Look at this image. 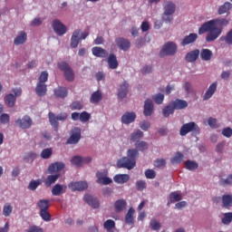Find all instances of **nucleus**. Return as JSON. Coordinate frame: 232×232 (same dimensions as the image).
I'll return each mask as SVG.
<instances>
[{
  "label": "nucleus",
  "instance_id": "obj_1",
  "mask_svg": "<svg viewBox=\"0 0 232 232\" xmlns=\"http://www.w3.org/2000/svg\"><path fill=\"white\" fill-rule=\"evenodd\" d=\"M208 34L206 36L207 43H212V41H217L222 34V28L217 27V21L210 20L208 22L204 23L198 29V34L202 35L203 34Z\"/></svg>",
  "mask_w": 232,
  "mask_h": 232
},
{
  "label": "nucleus",
  "instance_id": "obj_2",
  "mask_svg": "<svg viewBox=\"0 0 232 232\" xmlns=\"http://www.w3.org/2000/svg\"><path fill=\"white\" fill-rule=\"evenodd\" d=\"M139 150L137 149H130L127 151V157H122L117 161V166L129 170L133 169L137 166Z\"/></svg>",
  "mask_w": 232,
  "mask_h": 232
},
{
  "label": "nucleus",
  "instance_id": "obj_3",
  "mask_svg": "<svg viewBox=\"0 0 232 232\" xmlns=\"http://www.w3.org/2000/svg\"><path fill=\"white\" fill-rule=\"evenodd\" d=\"M37 206L39 208V215L44 220V222H50L52 220V215L48 212L50 209V200L48 199H40L37 202Z\"/></svg>",
  "mask_w": 232,
  "mask_h": 232
},
{
  "label": "nucleus",
  "instance_id": "obj_4",
  "mask_svg": "<svg viewBox=\"0 0 232 232\" xmlns=\"http://www.w3.org/2000/svg\"><path fill=\"white\" fill-rule=\"evenodd\" d=\"M57 66L61 72H63V75L68 82H73L75 81V72H73V69H72L68 63L60 62L57 63Z\"/></svg>",
  "mask_w": 232,
  "mask_h": 232
},
{
  "label": "nucleus",
  "instance_id": "obj_5",
  "mask_svg": "<svg viewBox=\"0 0 232 232\" xmlns=\"http://www.w3.org/2000/svg\"><path fill=\"white\" fill-rule=\"evenodd\" d=\"M191 131H194L196 135L200 134V127H198L194 121L183 124L179 130V135L181 137H186V135H188V133H191Z\"/></svg>",
  "mask_w": 232,
  "mask_h": 232
},
{
  "label": "nucleus",
  "instance_id": "obj_6",
  "mask_svg": "<svg viewBox=\"0 0 232 232\" xmlns=\"http://www.w3.org/2000/svg\"><path fill=\"white\" fill-rule=\"evenodd\" d=\"M12 92L14 94L9 93L5 95L4 98L5 106H7V108H14V106H15L17 97L21 96V93H23V91L20 88L12 89Z\"/></svg>",
  "mask_w": 232,
  "mask_h": 232
},
{
  "label": "nucleus",
  "instance_id": "obj_7",
  "mask_svg": "<svg viewBox=\"0 0 232 232\" xmlns=\"http://www.w3.org/2000/svg\"><path fill=\"white\" fill-rule=\"evenodd\" d=\"M176 5L173 2H168L164 6V14L162 19L165 23H170L173 21V14H175Z\"/></svg>",
  "mask_w": 232,
  "mask_h": 232
},
{
  "label": "nucleus",
  "instance_id": "obj_8",
  "mask_svg": "<svg viewBox=\"0 0 232 232\" xmlns=\"http://www.w3.org/2000/svg\"><path fill=\"white\" fill-rule=\"evenodd\" d=\"M177 44H175V42L166 43L160 52V57H166V55H175L177 53Z\"/></svg>",
  "mask_w": 232,
  "mask_h": 232
},
{
  "label": "nucleus",
  "instance_id": "obj_9",
  "mask_svg": "<svg viewBox=\"0 0 232 232\" xmlns=\"http://www.w3.org/2000/svg\"><path fill=\"white\" fill-rule=\"evenodd\" d=\"M66 119H68V113L66 112H61L57 116L53 112H49V121L55 131L59 130V121H66Z\"/></svg>",
  "mask_w": 232,
  "mask_h": 232
},
{
  "label": "nucleus",
  "instance_id": "obj_10",
  "mask_svg": "<svg viewBox=\"0 0 232 232\" xmlns=\"http://www.w3.org/2000/svg\"><path fill=\"white\" fill-rule=\"evenodd\" d=\"M90 35V33H81V30H75L71 37V48H77L79 42L86 39Z\"/></svg>",
  "mask_w": 232,
  "mask_h": 232
},
{
  "label": "nucleus",
  "instance_id": "obj_11",
  "mask_svg": "<svg viewBox=\"0 0 232 232\" xmlns=\"http://www.w3.org/2000/svg\"><path fill=\"white\" fill-rule=\"evenodd\" d=\"M15 124L18 126V128H21V130H30V128H32V124H34V121L30 116L25 115L23 118H18L15 121Z\"/></svg>",
  "mask_w": 232,
  "mask_h": 232
},
{
  "label": "nucleus",
  "instance_id": "obj_12",
  "mask_svg": "<svg viewBox=\"0 0 232 232\" xmlns=\"http://www.w3.org/2000/svg\"><path fill=\"white\" fill-rule=\"evenodd\" d=\"M53 30L54 31L56 35H64L66 34V25L62 24L61 20L55 19L53 22Z\"/></svg>",
  "mask_w": 232,
  "mask_h": 232
},
{
  "label": "nucleus",
  "instance_id": "obj_13",
  "mask_svg": "<svg viewBox=\"0 0 232 232\" xmlns=\"http://www.w3.org/2000/svg\"><path fill=\"white\" fill-rule=\"evenodd\" d=\"M115 44L120 50H122L123 52H128L130 48H131V43L130 40L122 37H118L115 39Z\"/></svg>",
  "mask_w": 232,
  "mask_h": 232
},
{
  "label": "nucleus",
  "instance_id": "obj_14",
  "mask_svg": "<svg viewBox=\"0 0 232 232\" xmlns=\"http://www.w3.org/2000/svg\"><path fill=\"white\" fill-rule=\"evenodd\" d=\"M81 140V128L75 127L72 130V135L67 140L66 144H77Z\"/></svg>",
  "mask_w": 232,
  "mask_h": 232
},
{
  "label": "nucleus",
  "instance_id": "obj_15",
  "mask_svg": "<svg viewBox=\"0 0 232 232\" xmlns=\"http://www.w3.org/2000/svg\"><path fill=\"white\" fill-rule=\"evenodd\" d=\"M69 189L71 191H84V189H88V183L84 181H75L68 184Z\"/></svg>",
  "mask_w": 232,
  "mask_h": 232
},
{
  "label": "nucleus",
  "instance_id": "obj_16",
  "mask_svg": "<svg viewBox=\"0 0 232 232\" xmlns=\"http://www.w3.org/2000/svg\"><path fill=\"white\" fill-rule=\"evenodd\" d=\"M198 39V34L191 33L181 39L180 44L182 46H188V44H193Z\"/></svg>",
  "mask_w": 232,
  "mask_h": 232
},
{
  "label": "nucleus",
  "instance_id": "obj_17",
  "mask_svg": "<svg viewBox=\"0 0 232 232\" xmlns=\"http://www.w3.org/2000/svg\"><path fill=\"white\" fill-rule=\"evenodd\" d=\"M128 92H130V83L124 81L118 89V99H124L128 95Z\"/></svg>",
  "mask_w": 232,
  "mask_h": 232
},
{
  "label": "nucleus",
  "instance_id": "obj_18",
  "mask_svg": "<svg viewBox=\"0 0 232 232\" xmlns=\"http://www.w3.org/2000/svg\"><path fill=\"white\" fill-rule=\"evenodd\" d=\"M66 189H68L66 185L55 184L52 188V195H53V197H59L66 193Z\"/></svg>",
  "mask_w": 232,
  "mask_h": 232
},
{
  "label": "nucleus",
  "instance_id": "obj_19",
  "mask_svg": "<svg viewBox=\"0 0 232 232\" xmlns=\"http://www.w3.org/2000/svg\"><path fill=\"white\" fill-rule=\"evenodd\" d=\"M137 119V114L135 112L127 111L121 116L122 124H131V122H135Z\"/></svg>",
  "mask_w": 232,
  "mask_h": 232
},
{
  "label": "nucleus",
  "instance_id": "obj_20",
  "mask_svg": "<svg viewBox=\"0 0 232 232\" xmlns=\"http://www.w3.org/2000/svg\"><path fill=\"white\" fill-rule=\"evenodd\" d=\"M84 201L89 205L93 208V209H99L101 203H99V200L97 198H93V196H90L86 194L84 197Z\"/></svg>",
  "mask_w": 232,
  "mask_h": 232
},
{
  "label": "nucleus",
  "instance_id": "obj_21",
  "mask_svg": "<svg viewBox=\"0 0 232 232\" xmlns=\"http://www.w3.org/2000/svg\"><path fill=\"white\" fill-rule=\"evenodd\" d=\"M126 208H128V202H126V199L124 198L118 199L114 203V209L116 213H122Z\"/></svg>",
  "mask_w": 232,
  "mask_h": 232
},
{
  "label": "nucleus",
  "instance_id": "obj_22",
  "mask_svg": "<svg viewBox=\"0 0 232 232\" xmlns=\"http://www.w3.org/2000/svg\"><path fill=\"white\" fill-rule=\"evenodd\" d=\"M65 165L63 162H54L52 163L49 167H48V171L49 173H59V171H63V169H64Z\"/></svg>",
  "mask_w": 232,
  "mask_h": 232
},
{
  "label": "nucleus",
  "instance_id": "obj_23",
  "mask_svg": "<svg viewBox=\"0 0 232 232\" xmlns=\"http://www.w3.org/2000/svg\"><path fill=\"white\" fill-rule=\"evenodd\" d=\"M174 110H184L188 108V102L186 100L176 99L170 102Z\"/></svg>",
  "mask_w": 232,
  "mask_h": 232
},
{
  "label": "nucleus",
  "instance_id": "obj_24",
  "mask_svg": "<svg viewBox=\"0 0 232 232\" xmlns=\"http://www.w3.org/2000/svg\"><path fill=\"white\" fill-rule=\"evenodd\" d=\"M107 63L111 70H117V68H119V61L117 60V55H115V53H111L109 55Z\"/></svg>",
  "mask_w": 232,
  "mask_h": 232
},
{
  "label": "nucleus",
  "instance_id": "obj_25",
  "mask_svg": "<svg viewBox=\"0 0 232 232\" xmlns=\"http://www.w3.org/2000/svg\"><path fill=\"white\" fill-rule=\"evenodd\" d=\"M153 102L150 99L146 100L143 111L145 117H151V113H153Z\"/></svg>",
  "mask_w": 232,
  "mask_h": 232
},
{
  "label": "nucleus",
  "instance_id": "obj_26",
  "mask_svg": "<svg viewBox=\"0 0 232 232\" xmlns=\"http://www.w3.org/2000/svg\"><path fill=\"white\" fill-rule=\"evenodd\" d=\"M27 39L28 35L26 34V33H24V31H21L19 34L14 38V44H15V46L24 44Z\"/></svg>",
  "mask_w": 232,
  "mask_h": 232
},
{
  "label": "nucleus",
  "instance_id": "obj_27",
  "mask_svg": "<svg viewBox=\"0 0 232 232\" xmlns=\"http://www.w3.org/2000/svg\"><path fill=\"white\" fill-rule=\"evenodd\" d=\"M200 55V51L198 49H196L194 51H190L187 53L185 59L187 63H195L198 59V56Z\"/></svg>",
  "mask_w": 232,
  "mask_h": 232
},
{
  "label": "nucleus",
  "instance_id": "obj_28",
  "mask_svg": "<svg viewBox=\"0 0 232 232\" xmlns=\"http://www.w3.org/2000/svg\"><path fill=\"white\" fill-rule=\"evenodd\" d=\"M96 177H97V184H102V186H108L109 184H111V182H113V180H111V179L108 178V177H102V172L98 171L96 173Z\"/></svg>",
  "mask_w": 232,
  "mask_h": 232
},
{
  "label": "nucleus",
  "instance_id": "obj_29",
  "mask_svg": "<svg viewBox=\"0 0 232 232\" xmlns=\"http://www.w3.org/2000/svg\"><path fill=\"white\" fill-rule=\"evenodd\" d=\"M35 92L38 97H44V95H46V92H48L46 83L37 82L35 87Z\"/></svg>",
  "mask_w": 232,
  "mask_h": 232
},
{
  "label": "nucleus",
  "instance_id": "obj_30",
  "mask_svg": "<svg viewBox=\"0 0 232 232\" xmlns=\"http://www.w3.org/2000/svg\"><path fill=\"white\" fill-rule=\"evenodd\" d=\"M215 92H217V83H212L209 85L208 89L205 92L203 96V101H208V99H211L213 95H215Z\"/></svg>",
  "mask_w": 232,
  "mask_h": 232
},
{
  "label": "nucleus",
  "instance_id": "obj_31",
  "mask_svg": "<svg viewBox=\"0 0 232 232\" xmlns=\"http://www.w3.org/2000/svg\"><path fill=\"white\" fill-rule=\"evenodd\" d=\"M92 54L94 57H102L106 58L108 57V53L106 50H104L102 47H92Z\"/></svg>",
  "mask_w": 232,
  "mask_h": 232
},
{
  "label": "nucleus",
  "instance_id": "obj_32",
  "mask_svg": "<svg viewBox=\"0 0 232 232\" xmlns=\"http://www.w3.org/2000/svg\"><path fill=\"white\" fill-rule=\"evenodd\" d=\"M114 182L116 184H126L130 180V175L129 174H117L113 177Z\"/></svg>",
  "mask_w": 232,
  "mask_h": 232
},
{
  "label": "nucleus",
  "instance_id": "obj_33",
  "mask_svg": "<svg viewBox=\"0 0 232 232\" xmlns=\"http://www.w3.org/2000/svg\"><path fill=\"white\" fill-rule=\"evenodd\" d=\"M54 95L58 99H65V97H68V89L66 87H58L54 89Z\"/></svg>",
  "mask_w": 232,
  "mask_h": 232
},
{
  "label": "nucleus",
  "instance_id": "obj_34",
  "mask_svg": "<svg viewBox=\"0 0 232 232\" xmlns=\"http://www.w3.org/2000/svg\"><path fill=\"white\" fill-rule=\"evenodd\" d=\"M222 206L225 208V209H231L232 195L227 194L222 196Z\"/></svg>",
  "mask_w": 232,
  "mask_h": 232
},
{
  "label": "nucleus",
  "instance_id": "obj_35",
  "mask_svg": "<svg viewBox=\"0 0 232 232\" xmlns=\"http://www.w3.org/2000/svg\"><path fill=\"white\" fill-rule=\"evenodd\" d=\"M101 101H102V92H101V91H96L92 92L90 98V102L92 104H99Z\"/></svg>",
  "mask_w": 232,
  "mask_h": 232
},
{
  "label": "nucleus",
  "instance_id": "obj_36",
  "mask_svg": "<svg viewBox=\"0 0 232 232\" xmlns=\"http://www.w3.org/2000/svg\"><path fill=\"white\" fill-rule=\"evenodd\" d=\"M60 177H61V174L59 173H56L54 175H49L44 181L45 186L47 188H50L52 184H55V181L59 180Z\"/></svg>",
  "mask_w": 232,
  "mask_h": 232
},
{
  "label": "nucleus",
  "instance_id": "obj_37",
  "mask_svg": "<svg viewBox=\"0 0 232 232\" xmlns=\"http://www.w3.org/2000/svg\"><path fill=\"white\" fill-rule=\"evenodd\" d=\"M133 215H135V209L133 208H130L125 216V222L129 226H131L135 223V221L133 220Z\"/></svg>",
  "mask_w": 232,
  "mask_h": 232
},
{
  "label": "nucleus",
  "instance_id": "obj_38",
  "mask_svg": "<svg viewBox=\"0 0 232 232\" xmlns=\"http://www.w3.org/2000/svg\"><path fill=\"white\" fill-rule=\"evenodd\" d=\"M200 57L202 61H211L213 52H211L209 49H202L200 52Z\"/></svg>",
  "mask_w": 232,
  "mask_h": 232
},
{
  "label": "nucleus",
  "instance_id": "obj_39",
  "mask_svg": "<svg viewBox=\"0 0 232 232\" xmlns=\"http://www.w3.org/2000/svg\"><path fill=\"white\" fill-rule=\"evenodd\" d=\"M169 200L170 202H168V206L173 204V202H180V200H182V195L179 194L177 191L171 192L169 194Z\"/></svg>",
  "mask_w": 232,
  "mask_h": 232
},
{
  "label": "nucleus",
  "instance_id": "obj_40",
  "mask_svg": "<svg viewBox=\"0 0 232 232\" xmlns=\"http://www.w3.org/2000/svg\"><path fill=\"white\" fill-rule=\"evenodd\" d=\"M186 169L188 171H195L198 168V163L197 161H193L191 160H188L184 162Z\"/></svg>",
  "mask_w": 232,
  "mask_h": 232
},
{
  "label": "nucleus",
  "instance_id": "obj_41",
  "mask_svg": "<svg viewBox=\"0 0 232 232\" xmlns=\"http://www.w3.org/2000/svg\"><path fill=\"white\" fill-rule=\"evenodd\" d=\"M232 9V4L229 2H226L223 5H221L218 9V14L223 15V14H227L229 10Z\"/></svg>",
  "mask_w": 232,
  "mask_h": 232
},
{
  "label": "nucleus",
  "instance_id": "obj_42",
  "mask_svg": "<svg viewBox=\"0 0 232 232\" xmlns=\"http://www.w3.org/2000/svg\"><path fill=\"white\" fill-rule=\"evenodd\" d=\"M175 113V109L173 108V105L171 102L169 103L163 110L162 114L164 117H169V115H173Z\"/></svg>",
  "mask_w": 232,
  "mask_h": 232
},
{
  "label": "nucleus",
  "instance_id": "obj_43",
  "mask_svg": "<svg viewBox=\"0 0 232 232\" xmlns=\"http://www.w3.org/2000/svg\"><path fill=\"white\" fill-rule=\"evenodd\" d=\"M144 137V132L140 130H137L135 132H132L130 135V140L133 142H138V140H140Z\"/></svg>",
  "mask_w": 232,
  "mask_h": 232
},
{
  "label": "nucleus",
  "instance_id": "obj_44",
  "mask_svg": "<svg viewBox=\"0 0 232 232\" xmlns=\"http://www.w3.org/2000/svg\"><path fill=\"white\" fill-rule=\"evenodd\" d=\"M83 162H84V159H82V157H81V156H74L71 160V163L73 166H76V168H81V166H82Z\"/></svg>",
  "mask_w": 232,
  "mask_h": 232
},
{
  "label": "nucleus",
  "instance_id": "obj_45",
  "mask_svg": "<svg viewBox=\"0 0 232 232\" xmlns=\"http://www.w3.org/2000/svg\"><path fill=\"white\" fill-rule=\"evenodd\" d=\"M184 160V154L177 152L176 155L170 159L171 164H180Z\"/></svg>",
  "mask_w": 232,
  "mask_h": 232
},
{
  "label": "nucleus",
  "instance_id": "obj_46",
  "mask_svg": "<svg viewBox=\"0 0 232 232\" xmlns=\"http://www.w3.org/2000/svg\"><path fill=\"white\" fill-rule=\"evenodd\" d=\"M103 227L107 230V232H111V229L115 227V221H113L112 219H107L103 223Z\"/></svg>",
  "mask_w": 232,
  "mask_h": 232
},
{
  "label": "nucleus",
  "instance_id": "obj_47",
  "mask_svg": "<svg viewBox=\"0 0 232 232\" xmlns=\"http://www.w3.org/2000/svg\"><path fill=\"white\" fill-rule=\"evenodd\" d=\"M53 154V150H52V148H48V149H44L40 154V157L42 159H50V157H52V155Z\"/></svg>",
  "mask_w": 232,
  "mask_h": 232
},
{
  "label": "nucleus",
  "instance_id": "obj_48",
  "mask_svg": "<svg viewBox=\"0 0 232 232\" xmlns=\"http://www.w3.org/2000/svg\"><path fill=\"white\" fill-rule=\"evenodd\" d=\"M13 210L14 208L12 207V205H10V203H5L3 208L4 217H10V215H12Z\"/></svg>",
  "mask_w": 232,
  "mask_h": 232
},
{
  "label": "nucleus",
  "instance_id": "obj_49",
  "mask_svg": "<svg viewBox=\"0 0 232 232\" xmlns=\"http://www.w3.org/2000/svg\"><path fill=\"white\" fill-rule=\"evenodd\" d=\"M219 185L226 188V186H232V174L228 175L226 179H221L219 180Z\"/></svg>",
  "mask_w": 232,
  "mask_h": 232
},
{
  "label": "nucleus",
  "instance_id": "obj_50",
  "mask_svg": "<svg viewBox=\"0 0 232 232\" xmlns=\"http://www.w3.org/2000/svg\"><path fill=\"white\" fill-rule=\"evenodd\" d=\"M150 227L152 231H159L160 229V222L157 221V219L152 218L150 222Z\"/></svg>",
  "mask_w": 232,
  "mask_h": 232
},
{
  "label": "nucleus",
  "instance_id": "obj_51",
  "mask_svg": "<svg viewBox=\"0 0 232 232\" xmlns=\"http://www.w3.org/2000/svg\"><path fill=\"white\" fill-rule=\"evenodd\" d=\"M41 184H42L41 179L32 180L28 185V189H30L31 191H35L36 188H39Z\"/></svg>",
  "mask_w": 232,
  "mask_h": 232
},
{
  "label": "nucleus",
  "instance_id": "obj_52",
  "mask_svg": "<svg viewBox=\"0 0 232 232\" xmlns=\"http://www.w3.org/2000/svg\"><path fill=\"white\" fill-rule=\"evenodd\" d=\"M222 223L225 225H228L232 223V212H227L224 214V218H222Z\"/></svg>",
  "mask_w": 232,
  "mask_h": 232
},
{
  "label": "nucleus",
  "instance_id": "obj_53",
  "mask_svg": "<svg viewBox=\"0 0 232 232\" xmlns=\"http://www.w3.org/2000/svg\"><path fill=\"white\" fill-rule=\"evenodd\" d=\"M152 100L156 104H162L164 102V94L162 93H158L152 96Z\"/></svg>",
  "mask_w": 232,
  "mask_h": 232
},
{
  "label": "nucleus",
  "instance_id": "obj_54",
  "mask_svg": "<svg viewBox=\"0 0 232 232\" xmlns=\"http://www.w3.org/2000/svg\"><path fill=\"white\" fill-rule=\"evenodd\" d=\"M220 41H225L227 44H232V29L227 34L226 36H221Z\"/></svg>",
  "mask_w": 232,
  "mask_h": 232
},
{
  "label": "nucleus",
  "instance_id": "obj_55",
  "mask_svg": "<svg viewBox=\"0 0 232 232\" xmlns=\"http://www.w3.org/2000/svg\"><path fill=\"white\" fill-rule=\"evenodd\" d=\"M135 147L137 148V150H139V151H146V150H148V142L146 141H139Z\"/></svg>",
  "mask_w": 232,
  "mask_h": 232
},
{
  "label": "nucleus",
  "instance_id": "obj_56",
  "mask_svg": "<svg viewBox=\"0 0 232 232\" xmlns=\"http://www.w3.org/2000/svg\"><path fill=\"white\" fill-rule=\"evenodd\" d=\"M46 81H48V72L44 71L38 78V82L45 84Z\"/></svg>",
  "mask_w": 232,
  "mask_h": 232
},
{
  "label": "nucleus",
  "instance_id": "obj_57",
  "mask_svg": "<svg viewBox=\"0 0 232 232\" xmlns=\"http://www.w3.org/2000/svg\"><path fill=\"white\" fill-rule=\"evenodd\" d=\"M136 189L138 191H144V189H146V181L145 180H138L136 182Z\"/></svg>",
  "mask_w": 232,
  "mask_h": 232
},
{
  "label": "nucleus",
  "instance_id": "obj_58",
  "mask_svg": "<svg viewBox=\"0 0 232 232\" xmlns=\"http://www.w3.org/2000/svg\"><path fill=\"white\" fill-rule=\"evenodd\" d=\"M92 117V115L86 111H82L80 114V121L81 122H88V121H90V118Z\"/></svg>",
  "mask_w": 232,
  "mask_h": 232
},
{
  "label": "nucleus",
  "instance_id": "obj_59",
  "mask_svg": "<svg viewBox=\"0 0 232 232\" xmlns=\"http://www.w3.org/2000/svg\"><path fill=\"white\" fill-rule=\"evenodd\" d=\"M145 177L146 179H155L157 177V172L151 169H148L145 170Z\"/></svg>",
  "mask_w": 232,
  "mask_h": 232
},
{
  "label": "nucleus",
  "instance_id": "obj_60",
  "mask_svg": "<svg viewBox=\"0 0 232 232\" xmlns=\"http://www.w3.org/2000/svg\"><path fill=\"white\" fill-rule=\"evenodd\" d=\"M223 137H227V139H230L232 137V129L231 127H227L222 130Z\"/></svg>",
  "mask_w": 232,
  "mask_h": 232
},
{
  "label": "nucleus",
  "instance_id": "obj_61",
  "mask_svg": "<svg viewBox=\"0 0 232 232\" xmlns=\"http://www.w3.org/2000/svg\"><path fill=\"white\" fill-rule=\"evenodd\" d=\"M155 168H164L166 166V160L164 159H158L154 161Z\"/></svg>",
  "mask_w": 232,
  "mask_h": 232
},
{
  "label": "nucleus",
  "instance_id": "obj_62",
  "mask_svg": "<svg viewBox=\"0 0 232 232\" xmlns=\"http://www.w3.org/2000/svg\"><path fill=\"white\" fill-rule=\"evenodd\" d=\"M0 122L2 124H8V122H10V115H8L7 113L1 114Z\"/></svg>",
  "mask_w": 232,
  "mask_h": 232
},
{
  "label": "nucleus",
  "instance_id": "obj_63",
  "mask_svg": "<svg viewBox=\"0 0 232 232\" xmlns=\"http://www.w3.org/2000/svg\"><path fill=\"white\" fill-rule=\"evenodd\" d=\"M24 159L25 160H34V159H37V154L33 151L27 152L24 155Z\"/></svg>",
  "mask_w": 232,
  "mask_h": 232
},
{
  "label": "nucleus",
  "instance_id": "obj_64",
  "mask_svg": "<svg viewBox=\"0 0 232 232\" xmlns=\"http://www.w3.org/2000/svg\"><path fill=\"white\" fill-rule=\"evenodd\" d=\"M71 110H82V103L81 102H73L71 104Z\"/></svg>",
  "mask_w": 232,
  "mask_h": 232
}]
</instances>
